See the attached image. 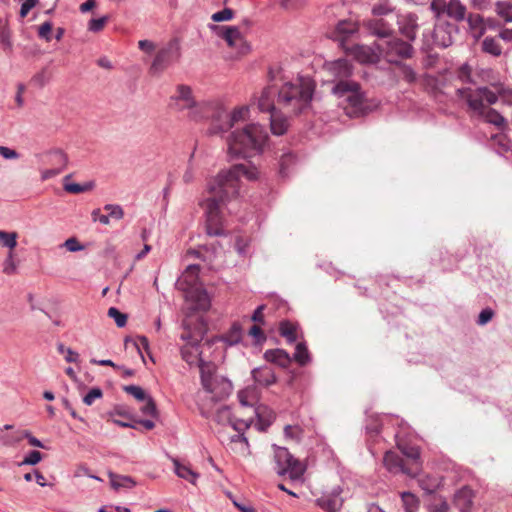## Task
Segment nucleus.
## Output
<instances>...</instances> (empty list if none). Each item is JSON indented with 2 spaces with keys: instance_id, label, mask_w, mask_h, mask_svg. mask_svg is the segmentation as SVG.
<instances>
[{
  "instance_id": "nucleus-1",
  "label": "nucleus",
  "mask_w": 512,
  "mask_h": 512,
  "mask_svg": "<svg viewBox=\"0 0 512 512\" xmlns=\"http://www.w3.org/2000/svg\"><path fill=\"white\" fill-rule=\"evenodd\" d=\"M259 171L251 163L236 164L222 170L207 183L209 197L200 202L206 216V232L210 236L225 235L221 216V207L239 195L241 179L257 180Z\"/></svg>"
},
{
  "instance_id": "nucleus-2",
  "label": "nucleus",
  "mask_w": 512,
  "mask_h": 512,
  "mask_svg": "<svg viewBox=\"0 0 512 512\" xmlns=\"http://www.w3.org/2000/svg\"><path fill=\"white\" fill-rule=\"evenodd\" d=\"M457 94L466 101L469 109L474 115L483 118L487 123L498 128H504L505 118L489 105L495 104L498 100L507 105H512V89L505 87L500 82H493L490 86L478 87L477 89L462 88Z\"/></svg>"
},
{
  "instance_id": "nucleus-3",
  "label": "nucleus",
  "mask_w": 512,
  "mask_h": 512,
  "mask_svg": "<svg viewBox=\"0 0 512 512\" xmlns=\"http://www.w3.org/2000/svg\"><path fill=\"white\" fill-rule=\"evenodd\" d=\"M315 91L314 81L308 77H298L285 82L278 89V110L290 115H298L307 110Z\"/></svg>"
},
{
  "instance_id": "nucleus-4",
  "label": "nucleus",
  "mask_w": 512,
  "mask_h": 512,
  "mask_svg": "<svg viewBox=\"0 0 512 512\" xmlns=\"http://www.w3.org/2000/svg\"><path fill=\"white\" fill-rule=\"evenodd\" d=\"M268 133L260 124H248L236 129L227 137L228 153L236 157H251L263 152Z\"/></svg>"
},
{
  "instance_id": "nucleus-5",
  "label": "nucleus",
  "mask_w": 512,
  "mask_h": 512,
  "mask_svg": "<svg viewBox=\"0 0 512 512\" xmlns=\"http://www.w3.org/2000/svg\"><path fill=\"white\" fill-rule=\"evenodd\" d=\"M331 91L333 95L342 100L341 105L347 116L356 118L368 113L369 105L358 82L342 79L333 85Z\"/></svg>"
},
{
  "instance_id": "nucleus-6",
  "label": "nucleus",
  "mask_w": 512,
  "mask_h": 512,
  "mask_svg": "<svg viewBox=\"0 0 512 512\" xmlns=\"http://www.w3.org/2000/svg\"><path fill=\"white\" fill-rule=\"evenodd\" d=\"M199 367L202 386L212 398L220 400L230 395L233 387L228 379L215 375L211 364L201 361Z\"/></svg>"
},
{
  "instance_id": "nucleus-7",
  "label": "nucleus",
  "mask_w": 512,
  "mask_h": 512,
  "mask_svg": "<svg viewBox=\"0 0 512 512\" xmlns=\"http://www.w3.org/2000/svg\"><path fill=\"white\" fill-rule=\"evenodd\" d=\"M249 116V107L241 106L235 108L231 113L220 107L213 114V123L210 124L208 134L217 135L229 131L240 121H244Z\"/></svg>"
},
{
  "instance_id": "nucleus-8",
  "label": "nucleus",
  "mask_w": 512,
  "mask_h": 512,
  "mask_svg": "<svg viewBox=\"0 0 512 512\" xmlns=\"http://www.w3.org/2000/svg\"><path fill=\"white\" fill-rule=\"evenodd\" d=\"M377 49L381 51L382 58L392 64H398L402 59L411 58L414 51L410 43L394 36L379 40Z\"/></svg>"
},
{
  "instance_id": "nucleus-9",
  "label": "nucleus",
  "mask_w": 512,
  "mask_h": 512,
  "mask_svg": "<svg viewBox=\"0 0 512 512\" xmlns=\"http://www.w3.org/2000/svg\"><path fill=\"white\" fill-rule=\"evenodd\" d=\"M274 459L279 475H288L292 480L301 478L304 467L285 447L274 445Z\"/></svg>"
},
{
  "instance_id": "nucleus-10",
  "label": "nucleus",
  "mask_w": 512,
  "mask_h": 512,
  "mask_svg": "<svg viewBox=\"0 0 512 512\" xmlns=\"http://www.w3.org/2000/svg\"><path fill=\"white\" fill-rule=\"evenodd\" d=\"M181 51L180 45L177 39L170 40L164 47H162L157 53L154 60L151 63L149 72L152 75H160L173 63L180 59Z\"/></svg>"
},
{
  "instance_id": "nucleus-11",
  "label": "nucleus",
  "mask_w": 512,
  "mask_h": 512,
  "mask_svg": "<svg viewBox=\"0 0 512 512\" xmlns=\"http://www.w3.org/2000/svg\"><path fill=\"white\" fill-rule=\"evenodd\" d=\"M195 98L190 86L180 84L176 87L175 94L170 97L169 106L175 111H188L194 106Z\"/></svg>"
},
{
  "instance_id": "nucleus-12",
  "label": "nucleus",
  "mask_w": 512,
  "mask_h": 512,
  "mask_svg": "<svg viewBox=\"0 0 512 512\" xmlns=\"http://www.w3.org/2000/svg\"><path fill=\"white\" fill-rule=\"evenodd\" d=\"M342 489L337 486L330 491L323 492L315 500L316 506L326 512H340L343 506V498L341 497Z\"/></svg>"
},
{
  "instance_id": "nucleus-13",
  "label": "nucleus",
  "mask_w": 512,
  "mask_h": 512,
  "mask_svg": "<svg viewBox=\"0 0 512 512\" xmlns=\"http://www.w3.org/2000/svg\"><path fill=\"white\" fill-rule=\"evenodd\" d=\"M458 29L454 24L448 22H439L433 31L434 45L441 48H447L453 44Z\"/></svg>"
},
{
  "instance_id": "nucleus-14",
  "label": "nucleus",
  "mask_w": 512,
  "mask_h": 512,
  "mask_svg": "<svg viewBox=\"0 0 512 512\" xmlns=\"http://www.w3.org/2000/svg\"><path fill=\"white\" fill-rule=\"evenodd\" d=\"M351 55L355 57L357 61L360 63H378L382 58L381 51L377 49V42H375L372 46L366 45H353L348 47V50Z\"/></svg>"
},
{
  "instance_id": "nucleus-15",
  "label": "nucleus",
  "mask_w": 512,
  "mask_h": 512,
  "mask_svg": "<svg viewBox=\"0 0 512 512\" xmlns=\"http://www.w3.org/2000/svg\"><path fill=\"white\" fill-rule=\"evenodd\" d=\"M276 95L278 96V89L274 86H267L262 89L259 96H254L253 104L256 103L262 112L272 113L278 110Z\"/></svg>"
},
{
  "instance_id": "nucleus-16",
  "label": "nucleus",
  "mask_w": 512,
  "mask_h": 512,
  "mask_svg": "<svg viewBox=\"0 0 512 512\" xmlns=\"http://www.w3.org/2000/svg\"><path fill=\"white\" fill-rule=\"evenodd\" d=\"M325 67L329 74L334 77V85L339 83L342 79H349L353 71L351 63L346 59H337L328 62Z\"/></svg>"
},
{
  "instance_id": "nucleus-17",
  "label": "nucleus",
  "mask_w": 512,
  "mask_h": 512,
  "mask_svg": "<svg viewBox=\"0 0 512 512\" xmlns=\"http://www.w3.org/2000/svg\"><path fill=\"white\" fill-rule=\"evenodd\" d=\"M220 107L209 102H197L194 101V106L189 108L187 111V117L193 121H201L203 119L211 118V124L213 123V114Z\"/></svg>"
},
{
  "instance_id": "nucleus-18",
  "label": "nucleus",
  "mask_w": 512,
  "mask_h": 512,
  "mask_svg": "<svg viewBox=\"0 0 512 512\" xmlns=\"http://www.w3.org/2000/svg\"><path fill=\"white\" fill-rule=\"evenodd\" d=\"M400 449L407 458V470H405V474L416 477L422 468L419 448L415 446H400Z\"/></svg>"
},
{
  "instance_id": "nucleus-19",
  "label": "nucleus",
  "mask_w": 512,
  "mask_h": 512,
  "mask_svg": "<svg viewBox=\"0 0 512 512\" xmlns=\"http://www.w3.org/2000/svg\"><path fill=\"white\" fill-rule=\"evenodd\" d=\"M395 19L399 26L400 33L410 41L415 40L418 28L417 16L415 14L408 13L405 15H395Z\"/></svg>"
},
{
  "instance_id": "nucleus-20",
  "label": "nucleus",
  "mask_w": 512,
  "mask_h": 512,
  "mask_svg": "<svg viewBox=\"0 0 512 512\" xmlns=\"http://www.w3.org/2000/svg\"><path fill=\"white\" fill-rule=\"evenodd\" d=\"M184 292L186 293V298L194 303L195 309L206 311L210 308V297L202 287L197 285Z\"/></svg>"
},
{
  "instance_id": "nucleus-21",
  "label": "nucleus",
  "mask_w": 512,
  "mask_h": 512,
  "mask_svg": "<svg viewBox=\"0 0 512 512\" xmlns=\"http://www.w3.org/2000/svg\"><path fill=\"white\" fill-rule=\"evenodd\" d=\"M225 42L231 48H238L241 54H246L250 51V46L244 41V38L237 26H229V30L225 33Z\"/></svg>"
},
{
  "instance_id": "nucleus-22",
  "label": "nucleus",
  "mask_w": 512,
  "mask_h": 512,
  "mask_svg": "<svg viewBox=\"0 0 512 512\" xmlns=\"http://www.w3.org/2000/svg\"><path fill=\"white\" fill-rule=\"evenodd\" d=\"M475 494L471 488L464 486L454 494V505L460 512H470L473 507Z\"/></svg>"
},
{
  "instance_id": "nucleus-23",
  "label": "nucleus",
  "mask_w": 512,
  "mask_h": 512,
  "mask_svg": "<svg viewBox=\"0 0 512 512\" xmlns=\"http://www.w3.org/2000/svg\"><path fill=\"white\" fill-rule=\"evenodd\" d=\"M358 30V27L355 22H352L350 20H342L340 21L335 29V39L340 43V46L344 50H348V47L346 45L347 39L355 34Z\"/></svg>"
},
{
  "instance_id": "nucleus-24",
  "label": "nucleus",
  "mask_w": 512,
  "mask_h": 512,
  "mask_svg": "<svg viewBox=\"0 0 512 512\" xmlns=\"http://www.w3.org/2000/svg\"><path fill=\"white\" fill-rule=\"evenodd\" d=\"M199 270V265H189L176 283L178 289L186 291L197 286Z\"/></svg>"
},
{
  "instance_id": "nucleus-25",
  "label": "nucleus",
  "mask_w": 512,
  "mask_h": 512,
  "mask_svg": "<svg viewBox=\"0 0 512 512\" xmlns=\"http://www.w3.org/2000/svg\"><path fill=\"white\" fill-rule=\"evenodd\" d=\"M366 27L371 34L379 37L380 40H385L393 34L392 25L388 24L383 19L368 20Z\"/></svg>"
},
{
  "instance_id": "nucleus-26",
  "label": "nucleus",
  "mask_w": 512,
  "mask_h": 512,
  "mask_svg": "<svg viewBox=\"0 0 512 512\" xmlns=\"http://www.w3.org/2000/svg\"><path fill=\"white\" fill-rule=\"evenodd\" d=\"M252 378L260 386H270L276 383L274 370L269 366H262L252 370Z\"/></svg>"
},
{
  "instance_id": "nucleus-27",
  "label": "nucleus",
  "mask_w": 512,
  "mask_h": 512,
  "mask_svg": "<svg viewBox=\"0 0 512 512\" xmlns=\"http://www.w3.org/2000/svg\"><path fill=\"white\" fill-rule=\"evenodd\" d=\"M266 361L277 364L282 368H286L291 363L290 355L283 349H269L264 353Z\"/></svg>"
},
{
  "instance_id": "nucleus-28",
  "label": "nucleus",
  "mask_w": 512,
  "mask_h": 512,
  "mask_svg": "<svg viewBox=\"0 0 512 512\" xmlns=\"http://www.w3.org/2000/svg\"><path fill=\"white\" fill-rule=\"evenodd\" d=\"M384 465L391 472H402L405 474L407 463L397 453L387 451L383 458Z\"/></svg>"
},
{
  "instance_id": "nucleus-29",
  "label": "nucleus",
  "mask_w": 512,
  "mask_h": 512,
  "mask_svg": "<svg viewBox=\"0 0 512 512\" xmlns=\"http://www.w3.org/2000/svg\"><path fill=\"white\" fill-rule=\"evenodd\" d=\"M270 126L274 135L281 136L286 133L289 127V122L288 119L280 113V111L278 112L276 110L270 113Z\"/></svg>"
},
{
  "instance_id": "nucleus-30",
  "label": "nucleus",
  "mask_w": 512,
  "mask_h": 512,
  "mask_svg": "<svg viewBox=\"0 0 512 512\" xmlns=\"http://www.w3.org/2000/svg\"><path fill=\"white\" fill-rule=\"evenodd\" d=\"M445 12L456 21H463L466 18V6L460 0H449Z\"/></svg>"
},
{
  "instance_id": "nucleus-31",
  "label": "nucleus",
  "mask_w": 512,
  "mask_h": 512,
  "mask_svg": "<svg viewBox=\"0 0 512 512\" xmlns=\"http://www.w3.org/2000/svg\"><path fill=\"white\" fill-rule=\"evenodd\" d=\"M465 19H467L472 36L476 39L480 38L486 29L483 17L480 14L471 13Z\"/></svg>"
},
{
  "instance_id": "nucleus-32",
  "label": "nucleus",
  "mask_w": 512,
  "mask_h": 512,
  "mask_svg": "<svg viewBox=\"0 0 512 512\" xmlns=\"http://www.w3.org/2000/svg\"><path fill=\"white\" fill-rule=\"evenodd\" d=\"M174 464V471L176 475L182 479L187 480L191 484H196L199 474L193 471L189 466L183 465L177 459L172 460Z\"/></svg>"
},
{
  "instance_id": "nucleus-33",
  "label": "nucleus",
  "mask_w": 512,
  "mask_h": 512,
  "mask_svg": "<svg viewBox=\"0 0 512 512\" xmlns=\"http://www.w3.org/2000/svg\"><path fill=\"white\" fill-rule=\"evenodd\" d=\"M255 412L258 417L257 426H258L259 430H262V431L266 430L275 419V415H274L273 411H271L270 409H268L265 406L258 407L255 410Z\"/></svg>"
},
{
  "instance_id": "nucleus-34",
  "label": "nucleus",
  "mask_w": 512,
  "mask_h": 512,
  "mask_svg": "<svg viewBox=\"0 0 512 512\" xmlns=\"http://www.w3.org/2000/svg\"><path fill=\"white\" fill-rule=\"evenodd\" d=\"M482 51L494 57L502 54V47L498 39L487 36L482 41Z\"/></svg>"
},
{
  "instance_id": "nucleus-35",
  "label": "nucleus",
  "mask_w": 512,
  "mask_h": 512,
  "mask_svg": "<svg viewBox=\"0 0 512 512\" xmlns=\"http://www.w3.org/2000/svg\"><path fill=\"white\" fill-rule=\"evenodd\" d=\"M279 333L288 343L292 344L297 340V328L289 321H282L279 325Z\"/></svg>"
},
{
  "instance_id": "nucleus-36",
  "label": "nucleus",
  "mask_w": 512,
  "mask_h": 512,
  "mask_svg": "<svg viewBox=\"0 0 512 512\" xmlns=\"http://www.w3.org/2000/svg\"><path fill=\"white\" fill-rule=\"evenodd\" d=\"M229 441L230 443L236 445V447H234L233 449L238 451L239 453L246 454L249 452L248 440L242 432H237L236 434L230 436Z\"/></svg>"
},
{
  "instance_id": "nucleus-37",
  "label": "nucleus",
  "mask_w": 512,
  "mask_h": 512,
  "mask_svg": "<svg viewBox=\"0 0 512 512\" xmlns=\"http://www.w3.org/2000/svg\"><path fill=\"white\" fill-rule=\"evenodd\" d=\"M242 339V329L240 324L234 323L229 331L223 336V340L230 346L238 344Z\"/></svg>"
},
{
  "instance_id": "nucleus-38",
  "label": "nucleus",
  "mask_w": 512,
  "mask_h": 512,
  "mask_svg": "<svg viewBox=\"0 0 512 512\" xmlns=\"http://www.w3.org/2000/svg\"><path fill=\"white\" fill-rule=\"evenodd\" d=\"M49 163L63 171L67 166L68 156L62 150L51 151L49 153Z\"/></svg>"
},
{
  "instance_id": "nucleus-39",
  "label": "nucleus",
  "mask_w": 512,
  "mask_h": 512,
  "mask_svg": "<svg viewBox=\"0 0 512 512\" xmlns=\"http://www.w3.org/2000/svg\"><path fill=\"white\" fill-rule=\"evenodd\" d=\"M372 14L375 16L396 15L394 14V7L388 0L375 3L372 7Z\"/></svg>"
},
{
  "instance_id": "nucleus-40",
  "label": "nucleus",
  "mask_w": 512,
  "mask_h": 512,
  "mask_svg": "<svg viewBox=\"0 0 512 512\" xmlns=\"http://www.w3.org/2000/svg\"><path fill=\"white\" fill-rule=\"evenodd\" d=\"M396 65L399 69V75L403 78V80L409 84L415 83L417 81V73L411 66L402 62H398Z\"/></svg>"
},
{
  "instance_id": "nucleus-41",
  "label": "nucleus",
  "mask_w": 512,
  "mask_h": 512,
  "mask_svg": "<svg viewBox=\"0 0 512 512\" xmlns=\"http://www.w3.org/2000/svg\"><path fill=\"white\" fill-rule=\"evenodd\" d=\"M495 12L506 22H512V4L498 1L495 4Z\"/></svg>"
},
{
  "instance_id": "nucleus-42",
  "label": "nucleus",
  "mask_w": 512,
  "mask_h": 512,
  "mask_svg": "<svg viewBox=\"0 0 512 512\" xmlns=\"http://www.w3.org/2000/svg\"><path fill=\"white\" fill-rule=\"evenodd\" d=\"M293 358L298 364L302 366L310 361L309 352L304 343H298L296 345Z\"/></svg>"
},
{
  "instance_id": "nucleus-43",
  "label": "nucleus",
  "mask_w": 512,
  "mask_h": 512,
  "mask_svg": "<svg viewBox=\"0 0 512 512\" xmlns=\"http://www.w3.org/2000/svg\"><path fill=\"white\" fill-rule=\"evenodd\" d=\"M17 233L0 230V245L13 250L17 246Z\"/></svg>"
},
{
  "instance_id": "nucleus-44",
  "label": "nucleus",
  "mask_w": 512,
  "mask_h": 512,
  "mask_svg": "<svg viewBox=\"0 0 512 512\" xmlns=\"http://www.w3.org/2000/svg\"><path fill=\"white\" fill-rule=\"evenodd\" d=\"M401 498L406 512H415L417 510L419 506V500L414 494L410 492H404L402 493Z\"/></svg>"
},
{
  "instance_id": "nucleus-45",
  "label": "nucleus",
  "mask_w": 512,
  "mask_h": 512,
  "mask_svg": "<svg viewBox=\"0 0 512 512\" xmlns=\"http://www.w3.org/2000/svg\"><path fill=\"white\" fill-rule=\"evenodd\" d=\"M232 412L228 406H221L217 409L214 420L222 425L232 423Z\"/></svg>"
},
{
  "instance_id": "nucleus-46",
  "label": "nucleus",
  "mask_w": 512,
  "mask_h": 512,
  "mask_svg": "<svg viewBox=\"0 0 512 512\" xmlns=\"http://www.w3.org/2000/svg\"><path fill=\"white\" fill-rule=\"evenodd\" d=\"M135 484V481L129 476H115L111 479V485L114 489L132 488Z\"/></svg>"
},
{
  "instance_id": "nucleus-47",
  "label": "nucleus",
  "mask_w": 512,
  "mask_h": 512,
  "mask_svg": "<svg viewBox=\"0 0 512 512\" xmlns=\"http://www.w3.org/2000/svg\"><path fill=\"white\" fill-rule=\"evenodd\" d=\"M108 316L114 319L116 325L120 328L124 327L127 323V315L119 311L116 307H110L108 309Z\"/></svg>"
},
{
  "instance_id": "nucleus-48",
  "label": "nucleus",
  "mask_w": 512,
  "mask_h": 512,
  "mask_svg": "<svg viewBox=\"0 0 512 512\" xmlns=\"http://www.w3.org/2000/svg\"><path fill=\"white\" fill-rule=\"evenodd\" d=\"M140 410H141V412L144 415H148V416H151L153 418H157L158 417V412H157L156 404H155L154 400L150 396H148L145 399V404L140 408Z\"/></svg>"
},
{
  "instance_id": "nucleus-49",
  "label": "nucleus",
  "mask_w": 512,
  "mask_h": 512,
  "mask_svg": "<svg viewBox=\"0 0 512 512\" xmlns=\"http://www.w3.org/2000/svg\"><path fill=\"white\" fill-rule=\"evenodd\" d=\"M123 389L126 393L133 396L135 399L139 401H145V399L149 396L140 386L137 385L125 386Z\"/></svg>"
},
{
  "instance_id": "nucleus-50",
  "label": "nucleus",
  "mask_w": 512,
  "mask_h": 512,
  "mask_svg": "<svg viewBox=\"0 0 512 512\" xmlns=\"http://www.w3.org/2000/svg\"><path fill=\"white\" fill-rule=\"evenodd\" d=\"M0 43L6 52H11L13 45L11 40V32L7 27L0 29Z\"/></svg>"
},
{
  "instance_id": "nucleus-51",
  "label": "nucleus",
  "mask_w": 512,
  "mask_h": 512,
  "mask_svg": "<svg viewBox=\"0 0 512 512\" xmlns=\"http://www.w3.org/2000/svg\"><path fill=\"white\" fill-rule=\"evenodd\" d=\"M234 11L231 8H224L221 11L212 14L211 19L214 22H223L233 19Z\"/></svg>"
},
{
  "instance_id": "nucleus-52",
  "label": "nucleus",
  "mask_w": 512,
  "mask_h": 512,
  "mask_svg": "<svg viewBox=\"0 0 512 512\" xmlns=\"http://www.w3.org/2000/svg\"><path fill=\"white\" fill-rule=\"evenodd\" d=\"M17 271V265L14 261V254L10 251L3 262V272L7 275L15 274Z\"/></svg>"
},
{
  "instance_id": "nucleus-53",
  "label": "nucleus",
  "mask_w": 512,
  "mask_h": 512,
  "mask_svg": "<svg viewBox=\"0 0 512 512\" xmlns=\"http://www.w3.org/2000/svg\"><path fill=\"white\" fill-rule=\"evenodd\" d=\"M92 186H93L92 183H87L85 185H81L78 183H65L64 189H65V191H67L69 193L79 194V193H82V192H85V191L91 189Z\"/></svg>"
},
{
  "instance_id": "nucleus-54",
  "label": "nucleus",
  "mask_w": 512,
  "mask_h": 512,
  "mask_svg": "<svg viewBox=\"0 0 512 512\" xmlns=\"http://www.w3.org/2000/svg\"><path fill=\"white\" fill-rule=\"evenodd\" d=\"M107 21L108 16H102L97 19H91L88 23V30L94 33L100 32L103 30Z\"/></svg>"
},
{
  "instance_id": "nucleus-55",
  "label": "nucleus",
  "mask_w": 512,
  "mask_h": 512,
  "mask_svg": "<svg viewBox=\"0 0 512 512\" xmlns=\"http://www.w3.org/2000/svg\"><path fill=\"white\" fill-rule=\"evenodd\" d=\"M104 210L108 212L109 218H114L120 220L124 216V211L120 205L117 204H107L104 206Z\"/></svg>"
},
{
  "instance_id": "nucleus-56",
  "label": "nucleus",
  "mask_w": 512,
  "mask_h": 512,
  "mask_svg": "<svg viewBox=\"0 0 512 512\" xmlns=\"http://www.w3.org/2000/svg\"><path fill=\"white\" fill-rule=\"evenodd\" d=\"M103 396L102 390L98 387L92 388L83 398V402L90 406L96 399H100Z\"/></svg>"
},
{
  "instance_id": "nucleus-57",
  "label": "nucleus",
  "mask_w": 512,
  "mask_h": 512,
  "mask_svg": "<svg viewBox=\"0 0 512 512\" xmlns=\"http://www.w3.org/2000/svg\"><path fill=\"white\" fill-rule=\"evenodd\" d=\"M62 246L70 252L82 251L85 248L75 237L68 238Z\"/></svg>"
},
{
  "instance_id": "nucleus-58",
  "label": "nucleus",
  "mask_w": 512,
  "mask_h": 512,
  "mask_svg": "<svg viewBox=\"0 0 512 512\" xmlns=\"http://www.w3.org/2000/svg\"><path fill=\"white\" fill-rule=\"evenodd\" d=\"M42 460V454L37 450L30 451L22 461L23 465H36Z\"/></svg>"
},
{
  "instance_id": "nucleus-59",
  "label": "nucleus",
  "mask_w": 512,
  "mask_h": 512,
  "mask_svg": "<svg viewBox=\"0 0 512 512\" xmlns=\"http://www.w3.org/2000/svg\"><path fill=\"white\" fill-rule=\"evenodd\" d=\"M51 31H52V24H51V22L47 21L39 26L38 35L40 38H43L46 41H50L51 40Z\"/></svg>"
},
{
  "instance_id": "nucleus-60",
  "label": "nucleus",
  "mask_w": 512,
  "mask_h": 512,
  "mask_svg": "<svg viewBox=\"0 0 512 512\" xmlns=\"http://www.w3.org/2000/svg\"><path fill=\"white\" fill-rule=\"evenodd\" d=\"M109 416L111 417V419L115 418V416H120L128 420H133V416L131 415V413L128 411L127 408L123 406L115 407L112 411L109 412Z\"/></svg>"
},
{
  "instance_id": "nucleus-61",
  "label": "nucleus",
  "mask_w": 512,
  "mask_h": 512,
  "mask_svg": "<svg viewBox=\"0 0 512 512\" xmlns=\"http://www.w3.org/2000/svg\"><path fill=\"white\" fill-rule=\"evenodd\" d=\"M191 157H193V155ZM190 159H192V158H190ZM194 179H195V168L192 164V160H189L187 168L183 174L182 180L185 184H190L194 181Z\"/></svg>"
},
{
  "instance_id": "nucleus-62",
  "label": "nucleus",
  "mask_w": 512,
  "mask_h": 512,
  "mask_svg": "<svg viewBox=\"0 0 512 512\" xmlns=\"http://www.w3.org/2000/svg\"><path fill=\"white\" fill-rule=\"evenodd\" d=\"M294 160V156L291 153H285L281 156L280 159V173L281 175H286V169L290 163Z\"/></svg>"
},
{
  "instance_id": "nucleus-63",
  "label": "nucleus",
  "mask_w": 512,
  "mask_h": 512,
  "mask_svg": "<svg viewBox=\"0 0 512 512\" xmlns=\"http://www.w3.org/2000/svg\"><path fill=\"white\" fill-rule=\"evenodd\" d=\"M493 315L494 312L490 308H485L480 312L477 323L479 325H485L493 318Z\"/></svg>"
},
{
  "instance_id": "nucleus-64",
  "label": "nucleus",
  "mask_w": 512,
  "mask_h": 512,
  "mask_svg": "<svg viewBox=\"0 0 512 512\" xmlns=\"http://www.w3.org/2000/svg\"><path fill=\"white\" fill-rule=\"evenodd\" d=\"M249 335L252 336L257 343L263 342L266 339L264 332L258 325H253L249 329Z\"/></svg>"
}]
</instances>
